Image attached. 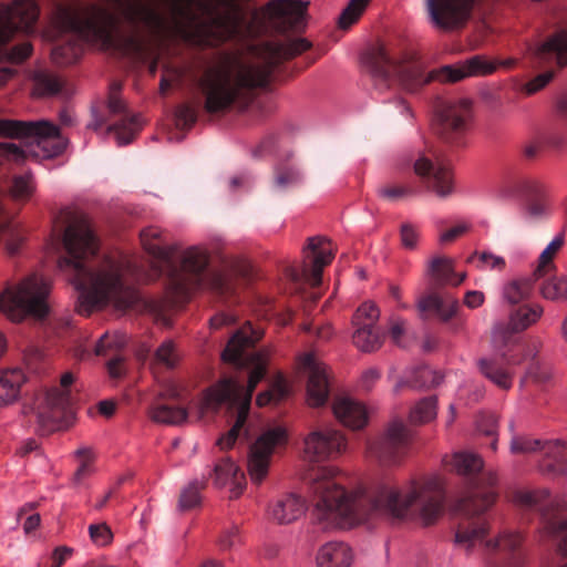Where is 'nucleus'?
Listing matches in <instances>:
<instances>
[{
  "label": "nucleus",
  "mask_w": 567,
  "mask_h": 567,
  "mask_svg": "<svg viewBox=\"0 0 567 567\" xmlns=\"http://www.w3.org/2000/svg\"><path fill=\"white\" fill-rule=\"evenodd\" d=\"M49 295V281L41 275H30L0 293V311L13 322L27 317L43 319L50 311Z\"/></svg>",
  "instance_id": "obj_7"
},
{
  "label": "nucleus",
  "mask_w": 567,
  "mask_h": 567,
  "mask_svg": "<svg viewBox=\"0 0 567 567\" xmlns=\"http://www.w3.org/2000/svg\"><path fill=\"white\" fill-rule=\"evenodd\" d=\"M442 375L429 367H420L411 370L405 380L399 381L394 391L399 392L402 388L409 385L413 389H430L437 386L442 382Z\"/></svg>",
  "instance_id": "obj_30"
},
{
  "label": "nucleus",
  "mask_w": 567,
  "mask_h": 567,
  "mask_svg": "<svg viewBox=\"0 0 567 567\" xmlns=\"http://www.w3.org/2000/svg\"><path fill=\"white\" fill-rule=\"evenodd\" d=\"M544 309L539 305L523 306L512 312L508 323H497L492 331L493 347L501 351L514 341V334L534 324L543 315Z\"/></svg>",
  "instance_id": "obj_17"
},
{
  "label": "nucleus",
  "mask_w": 567,
  "mask_h": 567,
  "mask_svg": "<svg viewBox=\"0 0 567 567\" xmlns=\"http://www.w3.org/2000/svg\"><path fill=\"white\" fill-rule=\"evenodd\" d=\"M380 318V310L371 302L362 303L353 316V324H360L365 327H377V322Z\"/></svg>",
  "instance_id": "obj_53"
},
{
  "label": "nucleus",
  "mask_w": 567,
  "mask_h": 567,
  "mask_svg": "<svg viewBox=\"0 0 567 567\" xmlns=\"http://www.w3.org/2000/svg\"><path fill=\"white\" fill-rule=\"evenodd\" d=\"M478 367L482 374L502 390L513 385V374L501 367L495 359H481Z\"/></svg>",
  "instance_id": "obj_34"
},
{
  "label": "nucleus",
  "mask_w": 567,
  "mask_h": 567,
  "mask_svg": "<svg viewBox=\"0 0 567 567\" xmlns=\"http://www.w3.org/2000/svg\"><path fill=\"white\" fill-rule=\"evenodd\" d=\"M75 455L80 458V465L74 473L73 481L75 484H81L85 478L91 476L95 468L93 465L94 454L89 447H81L76 450Z\"/></svg>",
  "instance_id": "obj_49"
},
{
  "label": "nucleus",
  "mask_w": 567,
  "mask_h": 567,
  "mask_svg": "<svg viewBox=\"0 0 567 567\" xmlns=\"http://www.w3.org/2000/svg\"><path fill=\"white\" fill-rule=\"evenodd\" d=\"M69 402L65 390L56 388L37 393L23 406V414L34 417L38 432L49 434L63 427V419Z\"/></svg>",
  "instance_id": "obj_9"
},
{
  "label": "nucleus",
  "mask_w": 567,
  "mask_h": 567,
  "mask_svg": "<svg viewBox=\"0 0 567 567\" xmlns=\"http://www.w3.org/2000/svg\"><path fill=\"white\" fill-rule=\"evenodd\" d=\"M546 533L554 536H559V550L567 554V522L549 523L546 526Z\"/></svg>",
  "instance_id": "obj_64"
},
{
  "label": "nucleus",
  "mask_w": 567,
  "mask_h": 567,
  "mask_svg": "<svg viewBox=\"0 0 567 567\" xmlns=\"http://www.w3.org/2000/svg\"><path fill=\"white\" fill-rule=\"evenodd\" d=\"M127 342V338L121 332H106L100 337L95 344L96 355H107L112 351L118 350L124 347Z\"/></svg>",
  "instance_id": "obj_47"
},
{
  "label": "nucleus",
  "mask_w": 567,
  "mask_h": 567,
  "mask_svg": "<svg viewBox=\"0 0 567 567\" xmlns=\"http://www.w3.org/2000/svg\"><path fill=\"white\" fill-rule=\"evenodd\" d=\"M333 467H320L310 478L312 522L322 530L349 529L373 518H414L423 526L443 514L444 481L432 474L403 484H382L368 496L359 486L343 488Z\"/></svg>",
  "instance_id": "obj_1"
},
{
  "label": "nucleus",
  "mask_w": 567,
  "mask_h": 567,
  "mask_svg": "<svg viewBox=\"0 0 567 567\" xmlns=\"http://www.w3.org/2000/svg\"><path fill=\"white\" fill-rule=\"evenodd\" d=\"M305 259L311 258L310 269L303 265L302 271L291 270L290 277L293 281L306 279L312 286L321 282L322 269L329 265L334 257V249L330 241L323 237H312L308 239V245L303 249Z\"/></svg>",
  "instance_id": "obj_16"
},
{
  "label": "nucleus",
  "mask_w": 567,
  "mask_h": 567,
  "mask_svg": "<svg viewBox=\"0 0 567 567\" xmlns=\"http://www.w3.org/2000/svg\"><path fill=\"white\" fill-rule=\"evenodd\" d=\"M468 78L488 75L496 71V63L481 55L472 56L464 61Z\"/></svg>",
  "instance_id": "obj_56"
},
{
  "label": "nucleus",
  "mask_w": 567,
  "mask_h": 567,
  "mask_svg": "<svg viewBox=\"0 0 567 567\" xmlns=\"http://www.w3.org/2000/svg\"><path fill=\"white\" fill-rule=\"evenodd\" d=\"M261 337L262 331L254 330L250 324L243 327L233 336L223 351L221 358L226 362L240 367L248 363L254 365L248 378L247 389L244 391L241 384L231 378L223 379L204 389L190 405L192 413L197 420H213L223 405L240 408L246 399L248 400V410L250 409L251 393L266 373L268 351L255 352L250 357H246V351Z\"/></svg>",
  "instance_id": "obj_5"
},
{
  "label": "nucleus",
  "mask_w": 567,
  "mask_h": 567,
  "mask_svg": "<svg viewBox=\"0 0 567 567\" xmlns=\"http://www.w3.org/2000/svg\"><path fill=\"white\" fill-rule=\"evenodd\" d=\"M542 447L539 440H533L525 435H513L509 450L513 454H530ZM543 449L546 451L547 460L542 468L547 473L555 475H565L567 473V446L559 442H547Z\"/></svg>",
  "instance_id": "obj_14"
},
{
  "label": "nucleus",
  "mask_w": 567,
  "mask_h": 567,
  "mask_svg": "<svg viewBox=\"0 0 567 567\" xmlns=\"http://www.w3.org/2000/svg\"><path fill=\"white\" fill-rule=\"evenodd\" d=\"M207 265V255L203 249L190 247L186 249L181 259V268L166 265L169 276V286L177 296L186 295L192 288L204 281L203 270Z\"/></svg>",
  "instance_id": "obj_13"
},
{
  "label": "nucleus",
  "mask_w": 567,
  "mask_h": 567,
  "mask_svg": "<svg viewBox=\"0 0 567 567\" xmlns=\"http://www.w3.org/2000/svg\"><path fill=\"white\" fill-rule=\"evenodd\" d=\"M138 127L140 122L133 116L128 121H122L110 130L114 131L117 144L123 146L133 141Z\"/></svg>",
  "instance_id": "obj_54"
},
{
  "label": "nucleus",
  "mask_w": 567,
  "mask_h": 567,
  "mask_svg": "<svg viewBox=\"0 0 567 567\" xmlns=\"http://www.w3.org/2000/svg\"><path fill=\"white\" fill-rule=\"evenodd\" d=\"M332 411L336 419L351 430H360L368 422L364 405L348 396L337 398L333 401Z\"/></svg>",
  "instance_id": "obj_23"
},
{
  "label": "nucleus",
  "mask_w": 567,
  "mask_h": 567,
  "mask_svg": "<svg viewBox=\"0 0 567 567\" xmlns=\"http://www.w3.org/2000/svg\"><path fill=\"white\" fill-rule=\"evenodd\" d=\"M347 450L346 435L331 425L316 426L303 437V455L309 462L336 460Z\"/></svg>",
  "instance_id": "obj_12"
},
{
  "label": "nucleus",
  "mask_w": 567,
  "mask_h": 567,
  "mask_svg": "<svg viewBox=\"0 0 567 567\" xmlns=\"http://www.w3.org/2000/svg\"><path fill=\"white\" fill-rule=\"evenodd\" d=\"M564 235L557 234L547 247L542 251L538 265L534 271L535 279H539L555 269L554 258L564 245Z\"/></svg>",
  "instance_id": "obj_37"
},
{
  "label": "nucleus",
  "mask_w": 567,
  "mask_h": 567,
  "mask_svg": "<svg viewBox=\"0 0 567 567\" xmlns=\"http://www.w3.org/2000/svg\"><path fill=\"white\" fill-rule=\"evenodd\" d=\"M414 173L432 178V189L440 197H446L454 190L450 167L442 162H433L422 155L414 163Z\"/></svg>",
  "instance_id": "obj_21"
},
{
  "label": "nucleus",
  "mask_w": 567,
  "mask_h": 567,
  "mask_svg": "<svg viewBox=\"0 0 567 567\" xmlns=\"http://www.w3.org/2000/svg\"><path fill=\"white\" fill-rule=\"evenodd\" d=\"M308 4L302 0H274L266 7V20L278 32L298 28L303 23Z\"/></svg>",
  "instance_id": "obj_19"
},
{
  "label": "nucleus",
  "mask_w": 567,
  "mask_h": 567,
  "mask_svg": "<svg viewBox=\"0 0 567 567\" xmlns=\"http://www.w3.org/2000/svg\"><path fill=\"white\" fill-rule=\"evenodd\" d=\"M24 137L32 142L27 150L14 143H0V153L16 163L23 162L28 155L37 158H52L60 155L66 147L68 141L59 128L48 121L28 122Z\"/></svg>",
  "instance_id": "obj_8"
},
{
  "label": "nucleus",
  "mask_w": 567,
  "mask_h": 567,
  "mask_svg": "<svg viewBox=\"0 0 567 567\" xmlns=\"http://www.w3.org/2000/svg\"><path fill=\"white\" fill-rule=\"evenodd\" d=\"M532 293V284L527 279L513 280L503 288L504 298L511 303H518Z\"/></svg>",
  "instance_id": "obj_46"
},
{
  "label": "nucleus",
  "mask_w": 567,
  "mask_h": 567,
  "mask_svg": "<svg viewBox=\"0 0 567 567\" xmlns=\"http://www.w3.org/2000/svg\"><path fill=\"white\" fill-rule=\"evenodd\" d=\"M487 530V523L465 519L456 526L454 542L458 548L470 551L484 539Z\"/></svg>",
  "instance_id": "obj_26"
},
{
  "label": "nucleus",
  "mask_w": 567,
  "mask_h": 567,
  "mask_svg": "<svg viewBox=\"0 0 567 567\" xmlns=\"http://www.w3.org/2000/svg\"><path fill=\"white\" fill-rule=\"evenodd\" d=\"M82 53L79 40L59 45L52 50V59L59 65H66L75 62Z\"/></svg>",
  "instance_id": "obj_48"
},
{
  "label": "nucleus",
  "mask_w": 567,
  "mask_h": 567,
  "mask_svg": "<svg viewBox=\"0 0 567 567\" xmlns=\"http://www.w3.org/2000/svg\"><path fill=\"white\" fill-rule=\"evenodd\" d=\"M353 343L363 352L378 350L382 344V333L378 327L354 324Z\"/></svg>",
  "instance_id": "obj_36"
},
{
  "label": "nucleus",
  "mask_w": 567,
  "mask_h": 567,
  "mask_svg": "<svg viewBox=\"0 0 567 567\" xmlns=\"http://www.w3.org/2000/svg\"><path fill=\"white\" fill-rule=\"evenodd\" d=\"M237 409V414H236V421L234 423V425L231 426V429L226 433L224 434L223 436H220L217 441V445L221 449V450H228V449H231L236 441L238 440V437L243 434V433H247V430L245 429V424H246V421H247V416H248V400L246 399L244 401V403L241 404L240 408H236Z\"/></svg>",
  "instance_id": "obj_38"
},
{
  "label": "nucleus",
  "mask_w": 567,
  "mask_h": 567,
  "mask_svg": "<svg viewBox=\"0 0 567 567\" xmlns=\"http://www.w3.org/2000/svg\"><path fill=\"white\" fill-rule=\"evenodd\" d=\"M61 89V80L58 76L39 73L34 78L33 95L45 96L58 93Z\"/></svg>",
  "instance_id": "obj_50"
},
{
  "label": "nucleus",
  "mask_w": 567,
  "mask_h": 567,
  "mask_svg": "<svg viewBox=\"0 0 567 567\" xmlns=\"http://www.w3.org/2000/svg\"><path fill=\"white\" fill-rule=\"evenodd\" d=\"M378 440L406 445L409 431L402 421L393 420L389 423L384 434Z\"/></svg>",
  "instance_id": "obj_57"
},
{
  "label": "nucleus",
  "mask_w": 567,
  "mask_h": 567,
  "mask_svg": "<svg viewBox=\"0 0 567 567\" xmlns=\"http://www.w3.org/2000/svg\"><path fill=\"white\" fill-rule=\"evenodd\" d=\"M473 117L474 109L471 99L451 100L437 114L439 133L441 135L465 133L471 127Z\"/></svg>",
  "instance_id": "obj_18"
},
{
  "label": "nucleus",
  "mask_w": 567,
  "mask_h": 567,
  "mask_svg": "<svg viewBox=\"0 0 567 567\" xmlns=\"http://www.w3.org/2000/svg\"><path fill=\"white\" fill-rule=\"evenodd\" d=\"M306 511V501L297 494L289 493L279 496L270 503L268 515L272 522L279 525H287L302 517Z\"/></svg>",
  "instance_id": "obj_22"
},
{
  "label": "nucleus",
  "mask_w": 567,
  "mask_h": 567,
  "mask_svg": "<svg viewBox=\"0 0 567 567\" xmlns=\"http://www.w3.org/2000/svg\"><path fill=\"white\" fill-rule=\"evenodd\" d=\"M354 561L352 548L343 542H328L317 553V567H351Z\"/></svg>",
  "instance_id": "obj_24"
},
{
  "label": "nucleus",
  "mask_w": 567,
  "mask_h": 567,
  "mask_svg": "<svg viewBox=\"0 0 567 567\" xmlns=\"http://www.w3.org/2000/svg\"><path fill=\"white\" fill-rule=\"evenodd\" d=\"M56 23L82 40L101 43L104 48L121 47L140 59L145 56L144 43L138 37L132 35L121 41L114 35L117 21L106 8L91 4L81 9H61Z\"/></svg>",
  "instance_id": "obj_6"
},
{
  "label": "nucleus",
  "mask_w": 567,
  "mask_h": 567,
  "mask_svg": "<svg viewBox=\"0 0 567 567\" xmlns=\"http://www.w3.org/2000/svg\"><path fill=\"white\" fill-rule=\"evenodd\" d=\"M522 535L518 532H503L494 540L485 543L488 549L513 551L522 544Z\"/></svg>",
  "instance_id": "obj_51"
},
{
  "label": "nucleus",
  "mask_w": 567,
  "mask_h": 567,
  "mask_svg": "<svg viewBox=\"0 0 567 567\" xmlns=\"http://www.w3.org/2000/svg\"><path fill=\"white\" fill-rule=\"evenodd\" d=\"M198 398V395L192 400L188 404V408H171L167 405H159L152 410L151 417L158 423L169 424V425H178L184 423L188 415L194 419L196 422H208L209 420H197L195 415L192 413L190 405Z\"/></svg>",
  "instance_id": "obj_33"
},
{
  "label": "nucleus",
  "mask_w": 567,
  "mask_h": 567,
  "mask_svg": "<svg viewBox=\"0 0 567 567\" xmlns=\"http://www.w3.org/2000/svg\"><path fill=\"white\" fill-rule=\"evenodd\" d=\"M309 47L310 43L302 38L286 43L265 42L259 53L266 61L265 65L248 63L233 53L218 55L205 66L198 82L205 97V110L218 113L229 109L248 90L264 85L272 65L305 52Z\"/></svg>",
  "instance_id": "obj_3"
},
{
  "label": "nucleus",
  "mask_w": 567,
  "mask_h": 567,
  "mask_svg": "<svg viewBox=\"0 0 567 567\" xmlns=\"http://www.w3.org/2000/svg\"><path fill=\"white\" fill-rule=\"evenodd\" d=\"M143 248L158 261L169 265L176 251V246L165 243L164 231L156 226L144 228L141 234Z\"/></svg>",
  "instance_id": "obj_25"
},
{
  "label": "nucleus",
  "mask_w": 567,
  "mask_h": 567,
  "mask_svg": "<svg viewBox=\"0 0 567 567\" xmlns=\"http://www.w3.org/2000/svg\"><path fill=\"white\" fill-rule=\"evenodd\" d=\"M444 463L451 466V470L462 476L472 477L483 470L484 462L482 457L474 452H455L444 457Z\"/></svg>",
  "instance_id": "obj_29"
},
{
  "label": "nucleus",
  "mask_w": 567,
  "mask_h": 567,
  "mask_svg": "<svg viewBox=\"0 0 567 567\" xmlns=\"http://www.w3.org/2000/svg\"><path fill=\"white\" fill-rule=\"evenodd\" d=\"M443 298L437 295H427L422 297L417 301V310L422 318H425L429 313H436L441 307Z\"/></svg>",
  "instance_id": "obj_63"
},
{
  "label": "nucleus",
  "mask_w": 567,
  "mask_h": 567,
  "mask_svg": "<svg viewBox=\"0 0 567 567\" xmlns=\"http://www.w3.org/2000/svg\"><path fill=\"white\" fill-rule=\"evenodd\" d=\"M539 292L546 300L555 302L567 301V277L554 276L545 279L540 284Z\"/></svg>",
  "instance_id": "obj_40"
},
{
  "label": "nucleus",
  "mask_w": 567,
  "mask_h": 567,
  "mask_svg": "<svg viewBox=\"0 0 567 567\" xmlns=\"http://www.w3.org/2000/svg\"><path fill=\"white\" fill-rule=\"evenodd\" d=\"M370 453L382 466H394L403 460L405 445L377 440L370 445Z\"/></svg>",
  "instance_id": "obj_32"
},
{
  "label": "nucleus",
  "mask_w": 567,
  "mask_h": 567,
  "mask_svg": "<svg viewBox=\"0 0 567 567\" xmlns=\"http://www.w3.org/2000/svg\"><path fill=\"white\" fill-rule=\"evenodd\" d=\"M261 337L262 331L254 330L250 324L243 327L233 336L223 351L221 358L226 362L240 367L248 363L254 365L248 378L247 389L244 391L241 384L231 378L223 379L204 389L190 405L192 413L197 420H213L223 405L240 408L246 399L248 400V410L250 409L251 393L266 373L268 351L255 352L250 357H246V351Z\"/></svg>",
  "instance_id": "obj_4"
},
{
  "label": "nucleus",
  "mask_w": 567,
  "mask_h": 567,
  "mask_svg": "<svg viewBox=\"0 0 567 567\" xmlns=\"http://www.w3.org/2000/svg\"><path fill=\"white\" fill-rule=\"evenodd\" d=\"M537 55L544 56L555 53L560 65L567 64V30L560 31L548 41L542 43L536 51Z\"/></svg>",
  "instance_id": "obj_41"
},
{
  "label": "nucleus",
  "mask_w": 567,
  "mask_h": 567,
  "mask_svg": "<svg viewBox=\"0 0 567 567\" xmlns=\"http://www.w3.org/2000/svg\"><path fill=\"white\" fill-rule=\"evenodd\" d=\"M437 415V399L430 396L420 400L410 411V421L414 424H424L433 421Z\"/></svg>",
  "instance_id": "obj_43"
},
{
  "label": "nucleus",
  "mask_w": 567,
  "mask_h": 567,
  "mask_svg": "<svg viewBox=\"0 0 567 567\" xmlns=\"http://www.w3.org/2000/svg\"><path fill=\"white\" fill-rule=\"evenodd\" d=\"M27 377L19 368L0 371V406L14 403Z\"/></svg>",
  "instance_id": "obj_28"
},
{
  "label": "nucleus",
  "mask_w": 567,
  "mask_h": 567,
  "mask_svg": "<svg viewBox=\"0 0 567 567\" xmlns=\"http://www.w3.org/2000/svg\"><path fill=\"white\" fill-rule=\"evenodd\" d=\"M300 368L307 374V404L319 408L326 404L330 393V373L328 367L315 354L300 358Z\"/></svg>",
  "instance_id": "obj_15"
},
{
  "label": "nucleus",
  "mask_w": 567,
  "mask_h": 567,
  "mask_svg": "<svg viewBox=\"0 0 567 567\" xmlns=\"http://www.w3.org/2000/svg\"><path fill=\"white\" fill-rule=\"evenodd\" d=\"M32 51V47L29 42H23L19 45L13 47L10 51H4L1 47L0 59H7L11 62L19 63L25 60Z\"/></svg>",
  "instance_id": "obj_61"
},
{
  "label": "nucleus",
  "mask_w": 567,
  "mask_h": 567,
  "mask_svg": "<svg viewBox=\"0 0 567 567\" xmlns=\"http://www.w3.org/2000/svg\"><path fill=\"white\" fill-rule=\"evenodd\" d=\"M25 121L0 120V137L21 138L25 135Z\"/></svg>",
  "instance_id": "obj_60"
},
{
  "label": "nucleus",
  "mask_w": 567,
  "mask_h": 567,
  "mask_svg": "<svg viewBox=\"0 0 567 567\" xmlns=\"http://www.w3.org/2000/svg\"><path fill=\"white\" fill-rule=\"evenodd\" d=\"M369 0H350L349 4L339 17V27L346 29L354 23L363 12Z\"/></svg>",
  "instance_id": "obj_58"
},
{
  "label": "nucleus",
  "mask_w": 567,
  "mask_h": 567,
  "mask_svg": "<svg viewBox=\"0 0 567 567\" xmlns=\"http://www.w3.org/2000/svg\"><path fill=\"white\" fill-rule=\"evenodd\" d=\"M287 440V430L282 426H275L262 432L250 445L247 471L255 484L262 483L267 477L275 450L285 445Z\"/></svg>",
  "instance_id": "obj_11"
},
{
  "label": "nucleus",
  "mask_w": 567,
  "mask_h": 567,
  "mask_svg": "<svg viewBox=\"0 0 567 567\" xmlns=\"http://www.w3.org/2000/svg\"><path fill=\"white\" fill-rule=\"evenodd\" d=\"M183 358V353L177 344L171 340H164L155 350L153 362L166 369L176 368Z\"/></svg>",
  "instance_id": "obj_39"
},
{
  "label": "nucleus",
  "mask_w": 567,
  "mask_h": 567,
  "mask_svg": "<svg viewBox=\"0 0 567 567\" xmlns=\"http://www.w3.org/2000/svg\"><path fill=\"white\" fill-rule=\"evenodd\" d=\"M362 61L375 75H398L401 85L410 92L416 91L422 85L429 83L431 79V76L422 74V64L420 62L396 66L389 56L385 47L381 44L372 47L363 55Z\"/></svg>",
  "instance_id": "obj_10"
},
{
  "label": "nucleus",
  "mask_w": 567,
  "mask_h": 567,
  "mask_svg": "<svg viewBox=\"0 0 567 567\" xmlns=\"http://www.w3.org/2000/svg\"><path fill=\"white\" fill-rule=\"evenodd\" d=\"M514 502L522 506L548 505L555 509H561L566 507V501L563 496H555L551 498L547 489L517 491L514 495Z\"/></svg>",
  "instance_id": "obj_31"
},
{
  "label": "nucleus",
  "mask_w": 567,
  "mask_h": 567,
  "mask_svg": "<svg viewBox=\"0 0 567 567\" xmlns=\"http://www.w3.org/2000/svg\"><path fill=\"white\" fill-rule=\"evenodd\" d=\"M216 484L219 486L229 485L231 498H237L245 487V475L229 458L221 460L215 466Z\"/></svg>",
  "instance_id": "obj_27"
},
{
  "label": "nucleus",
  "mask_w": 567,
  "mask_h": 567,
  "mask_svg": "<svg viewBox=\"0 0 567 567\" xmlns=\"http://www.w3.org/2000/svg\"><path fill=\"white\" fill-rule=\"evenodd\" d=\"M35 192V184L30 174L14 176L9 193L14 200L25 202Z\"/></svg>",
  "instance_id": "obj_44"
},
{
  "label": "nucleus",
  "mask_w": 567,
  "mask_h": 567,
  "mask_svg": "<svg viewBox=\"0 0 567 567\" xmlns=\"http://www.w3.org/2000/svg\"><path fill=\"white\" fill-rule=\"evenodd\" d=\"M536 182L532 179H514L497 186L493 193L496 200L501 203L516 199L520 194L534 192Z\"/></svg>",
  "instance_id": "obj_35"
},
{
  "label": "nucleus",
  "mask_w": 567,
  "mask_h": 567,
  "mask_svg": "<svg viewBox=\"0 0 567 567\" xmlns=\"http://www.w3.org/2000/svg\"><path fill=\"white\" fill-rule=\"evenodd\" d=\"M203 482H192L183 491L179 497L178 506L182 511L192 509L200 503V489Z\"/></svg>",
  "instance_id": "obj_55"
},
{
  "label": "nucleus",
  "mask_w": 567,
  "mask_h": 567,
  "mask_svg": "<svg viewBox=\"0 0 567 567\" xmlns=\"http://www.w3.org/2000/svg\"><path fill=\"white\" fill-rule=\"evenodd\" d=\"M243 543L241 533L238 526L231 525L223 530L218 538L221 550H230Z\"/></svg>",
  "instance_id": "obj_59"
},
{
  "label": "nucleus",
  "mask_w": 567,
  "mask_h": 567,
  "mask_svg": "<svg viewBox=\"0 0 567 567\" xmlns=\"http://www.w3.org/2000/svg\"><path fill=\"white\" fill-rule=\"evenodd\" d=\"M427 274L437 285H451L454 275L452 259L445 257L433 258L429 264Z\"/></svg>",
  "instance_id": "obj_42"
},
{
  "label": "nucleus",
  "mask_w": 567,
  "mask_h": 567,
  "mask_svg": "<svg viewBox=\"0 0 567 567\" xmlns=\"http://www.w3.org/2000/svg\"><path fill=\"white\" fill-rule=\"evenodd\" d=\"M92 540L99 546H105L112 540V532L105 523L93 524L89 527Z\"/></svg>",
  "instance_id": "obj_62"
},
{
  "label": "nucleus",
  "mask_w": 567,
  "mask_h": 567,
  "mask_svg": "<svg viewBox=\"0 0 567 567\" xmlns=\"http://www.w3.org/2000/svg\"><path fill=\"white\" fill-rule=\"evenodd\" d=\"M482 478L472 482L455 501L453 511L466 516L480 515L495 502L496 494L482 484Z\"/></svg>",
  "instance_id": "obj_20"
},
{
  "label": "nucleus",
  "mask_w": 567,
  "mask_h": 567,
  "mask_svg": "<svg viewBox=\"0 0 567 567\" xmlns=\"http://www.w3.org/2000/svg\"><path fill=\"white\" fill-rule=\"evenodd\" d=\"M288 394L287 382L284 378L278 377L270 388L260 392L256 398L258 406H265L270 403H277Z\"/></svg>",
  "instance_id": "obj_45"
},
{
  "label": "nucleus",
  "mask_w": 567,
  "mask_h": 567,
  "mask_svg": "<svg viewBox=\"0 0 567 567\" xmlns=\"http://www.w3.org/2000/svg\"><path fill=\"white\" fill-rule=\"evenodd\" d=\"M64 246L73 259L64 258L60 267L73 269L72 282L80 292V311L89 313L92 308L113 302L117 309H126L137 300V293L124 287L122 265L114 259H105L93 267H85L78 259L96 251L97 243L86 216L80 215L64 233Z\"/></svg>",
  "instance_id": "obj_2"
},
{
  "label": "nucleus",
  "mask_w": 567,
  "mask_h": 567,
  "mask_svg": "<svg viewBox=\"0 0 567 567\" xmlns=\"http://www.w3.org/2000/svg\"><path fill=\"white\" fill-rule=\"evenodd\" d=\"M422 74L424 76H431L430 81L434 78H437L441 81L444 82H458L463 79L468 78V74L466 72V68L464 62L456 64V65H446L443 66L437 73H425L422 69Z\"/></svg>",
  "instance_id": "obj_52"
}]
</instances>
